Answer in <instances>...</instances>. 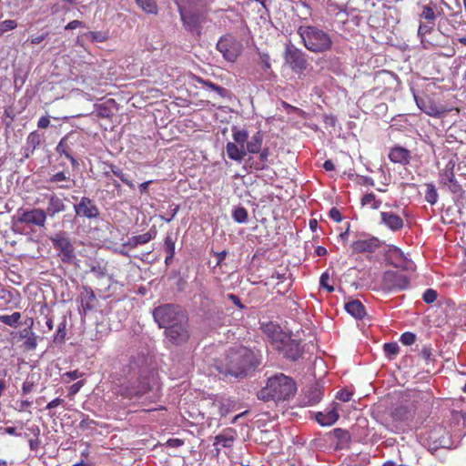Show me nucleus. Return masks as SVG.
Returning <instances> with one entry per match:
<instances>
[{
  "mask_svg": "<svg viewBox=\"0 0 466 466\" xmlns=\"http://www.w3.org/2000/svg\"><path fill=\"white\" fill-rule=\"evenodd\" d=\"M164 334L172 345L180 346L186 344L191 337L188 318H186L185 321L181 320L176 323V325L167 327Z\"/></svg>",
  "mask_w": 466,
  "mask_h": 466,
  "instance_id": "6e6552de",
  "label": "nucleus"
},
{
  "mask_svg": "<svg viewBox=\"0 0 466 466\" xmlns=\"http://www.w3.org/2000/svg\"><path fill=\"white\" fill-rule=\"evenodd\" d=\"M329 217L334 220L335 222H340L342 220V216L340 211L336 208H332L329 212Z\"/></svg>",
  "mask_w": 466,
  "mask_h": 466,
  "instance_id": "69168bd1",
  "label": "nucleus"
},
{
  "mask_svg": "<svg viewBox=\"0 0 466 466\" xmlns=\"http://www.w3.org/2000/svg\"><path fill=\"white\" fill-rule=\"evenodd\" d=\"M428 440L434 448H445L451 444L449 432L441 425L433 427L429 431Z\"/></svg>",
  "mask_w": 466,
  "mask_h": 466,
  "instance_id": "a211bd4d",
  "label": "nucleus"
},
{
  "mask_svg": "<svg viewBox=\"0 0 466 466\" xmlns=\"http://www.w3.org/2000/svg\"><path fill=\"white\" fill-rule=\"evenodd\" d=\"M138 373L139 370L136 363H130L124 367L122 375L127 380L115 389V393L128 400L140 398L146 394L150 390L149 384L145 380H140Z\"/></svg>",
  "mask_w": 466,
  "mask_h": 466,
  "instance_id": "7ed1b4c3",
  "label": "nucleus"
},
{
  "mask_svg": "<svg viewBox=\"0 0 466 466\" xmlns=\"http://www.w3.org/2000/svg\"><path fill=\"white\" fill-rule=\"evenodd\" d=\"M153 317L159 328L176 325V323L187 318L186 312L177 305L164 304L154 309Z\"/></svg>",
  "mask_w": 466,
  "mask_h": 466,
  "instance_id": "39448f33",
  "label": "nucleus"
},
{
  "mask_svg": "<svg viewBox=\"0 0 466 466\" xmlns=\"http://www.w3.org/2000/svg\"><path fill=\"white\" fill-rule=\"evenodd\" d=\"M296 390L294 380L279 373L268 380L267 385L259 390L258 397L264 401L286 400L295 394Z\"/></svg>",
  "mask_w": 466,
  "mask_h": 466,
  "instance_id": "f03ea898",
  "label": "nucleus"
},
{
  "mask_svg": "<svg viewBox=\"0 0 466 466\" xmlns=\"http://www.w3.org/2000/svg\"><path fill=\"white\" fill-rule=\"evenodd\" d=\"M232 218L237 223H247L248 218V210L244 207H237L232 212Z\"/></svg>",
  "mask_w": 466,
  "mask_h": 466,
  "instance_id": "58836bf2",
  "label": "nucleus"
},
{
  "mask_svg": "<svg viewBox=\"0 0 466 466\" xmlns=\"http://www.w3.org/2000/svg\"><path fill=\"white\" fill-rule=\"evenodd\" d=\"M95 425H96V422L94 420L90 419L88 416H84V418L81 420L79 423V427L83 431L93 429Z\"/></svg>",
  "mask_w": 466,
  "mask_h": 466,
  "instance_id": "4d7b16f0",
  "label": "nucleus"
},
{
  "mask_svg": "<svg viewBox=\"0 0 466 466\" xmlns=\"http://www.w3.org/2000/svg\"><path fill=\"white\" fill-rule=\"evenodd\" d=\"M108 168L110 172L117 177L125 185H127L129 188L133 189L135 187L134 183L128 179V176L123 172V170L114 164H108Z\"/></svg>",
  "mask_w": 466,
  "mask_h": 466,
  "instance_id": "f704fd0d",
  "label": "nucleus"
},
{
  "mask_svg": "<svg viewBox=\"0 0 466 466\" xmlns=\"http://www.w3.org/2000/svg\"><path fill=\"white\" fill-rule=\"evenodd\" d=\"M66 322L63 321L58 325L57 330L54 335L55 343H63L66 336Z\"/></svg>",
  "mask_w": 466,
  "mask_h": 466,
  "instance_id": "49530a36",
  "label": "nucleus"
},
{
  "mask_svg": "<svg viewBox=\"0 0 466 466\" xmlns=\"http://www.w3.org/2000/svg\"><path fill=\"white\" fill-rule=\"evenodd\" d=\"M319 284L321 288H324L329 292L334 291V287L329 284V276L327 272L323 273L319 279Z\"/></svg>",
  "mask_w": 466,
  "mask_h": 466,
  "instance_id": "5fc2aeb1",
  "label": "nucleus"
},
{
  "mask_svg": "<svg viewBox=\"0 0 466 466\" xmlns=\"http://www.w3.org/2000/svg\"><path fill=\"white\" fill-rule=\"evenodd\" d=\"M400 340L403 345L410 346L415 342L416 335L412 332H404L401 334Z\"/></svg>",
  "mask_w": 466,
  "mask_h": 466,
  "instance_id": "864d4df0",
  "label": "nucleus"
},
{
  "mask_svg": "<svg viewBox=\"0 0 466 466\" xmlns=\"http://www.w3.org/2000/svg\"><path fill=\"white\" fill-rule=\"evenodd\" d=\"M76 217L89 220L99 218L100 211L95 201L87 197H82L77 204L74 205Z\"/></svg>",
  "mask_w": 466,
  "mask_h": 466,
  "instance_id": "f8f14e48",
  "label": "nucleus"
},
{
  "mask_svg": "<svg viewBox=\"0 0 466 466\" xmlns=\"http://www.w3.org/2000/svg\"><path fill=\"white\" fill-rule=\"evenodd\" d=\"M17 27V22L15 20H5L0 23V37L6 32L14 30Z\"/></svg>",
  "mask_w": 466,
  "mask_h": 466,
  "instance_id": "de8ad7c7",
  "label": "nucleus"
},
{
  "mask_svg": "<svg viewBox=\"0 0 466 466\" xmlns=\"http://www.w3.org/2000/svg\"><path fill=\"white\" fill-rule=\"evenodd\" d=\"M136 3L142 10L148 14H157V5L155 0H135Z\"/></svg>",
  "mask_w": 466,
  "mask_h": 466,
  "instance_id": "ea45409f",
  "label": "nucleus"
},
{
  "mask_svg": "<svg viewBox=\"0 0 466 466\" xmlns=\"http://www.w3.org/2000/svg\"><path fill=\"white\" fill-rule=\"evenodd\" d=\"M345 309L355 319H362L366 314L364 305L359 299H353L345 304Z\"/></svg>",
  "mask_w": 466,
  "mask_h": 466,
  "instance_id": "c85d7f7f",
  "label": "nucleus"
},
{
  "mask_svg": "<svg viewBox=\"0 0 466 466\" xmlns=\"http://www.w3.org/2000/svg\"><path fill=\"white\" fill-rule=\"evenodd\" d=\"M79 303L84 315H86L88 312L96 309L98 300L90 287L83 286L82 291L79 295Z\"/></svg>",
  "mask_w": 466,
  "mask_h": 466,
  "instance_id": "6ab92c4d",
  "label": "nucleus"
},
{
  "mask_svg": "<svg viewBox=\"0 0 466 466\" xmlns=\"http://www.w3.org/2000/svg\"><path fill=\"white\" fill-rule=\"evenodd\" d=\"M283 348H277L276 350L284 354V357L290 360H298L302 356V349L300 347V343L292 339L289 335L287 336V340L283 343Z\"/></svg>",
  "mask_w": 466,
  "mask_h": 466,
  "instance_id": "aec40b11",
  "label": "nucleus"
},
{
  "mask_svg": "<svg viewBox=\"0 0 466 466\" xmlns=\"http://www.w3.org/2000/svg\"><path fill=\"white\" fill-rule=\"evenodd\" d=\"M432 30V26H430L426 24H420L418 28V36L420 37V41L423 42L426 35L431 34Z\"/></svg>",
  "mask_w": 466,
  "mask_h": 466,
  "instance_id": "603ef678",
  "label": "nucleus"
},
{
  "mask_svg": "<svg viewBox=\"0 0 466 466\" xmlns=\"http://www.w3.org/2000/svg\"><path fill=\"white\" fill-rule=\"evenodd\" d=\"M259 364L258 353L243 346L231 348L226 357L227 371L235 377L246 376Z\"/></svg>",
  "mask_w": 466,
  "mask_h": 466,
  "instance_id": "f257e3e1",
  "label": "nucleus"
},
{
  "mask_svg": "<svg viewBox=\"0 0 466 466\" xmlns=\"http://www.w3.org/2000/svg\"><path fill=\"white\" fill-rule=\"evenodd\" d=\"M381 204V201L376 199V196L373 193H369L363 196L361 198L362 206H370L372 209H378Z\"/></svg>",
  "mask_w": 466,
  "mask_h": 466,
  "instance_id": "c03bdc74",
  "label": "nucleus"
},
{
  "mask_svg": "<svg viewBox=\"0 0 466 466\" xmlns=\"http://www.w3.org/2000/svg\"><path fill=\"white\" fill-rule=\"evenodd\" d=\"M420 356L426 362L431 361L432 360V349L431 346H424L420 350Z\"/></svg>",
  "mask_w": 466,
  "mask_h": 466,
  "instance_id": "0e129e2a",
  "label": "nucleus"
},
{
  "mask_svg": "<svg viewBox=\"0 0 466 466\" xmlns=\"http://www.w3.org/2000/svg\"><path fill=\"white\" fill-rule=\"evenodd\" d=\"M226 151L228 157L235 161H241L246 156L245 147L238 146L234 142H228L226 145Z\"/></svg>",
  "mask_w": 466,
  "mask_h": 466,
  "instance_id": "c756f323",
  "label": "nucleus"
},
{
  "mask_svg": "<svg viewBox=\"0 0 466 466\" xmlns=\"http://www.w3.org/2000/svg\"><path fill=\"white\" fill-rule=\"evenodd\" d=\"M157 235V231L149 230L148 232H146L141 235L133 236L129 238L126 241V246H129V248H136L139 245H144L148 243L151 239L155 238Z\"/></svg>",
  "mask_w": 466,
  "mask_h": 466,
  "instance_id": "cd10ccee",
  "label": "nucleus"
},
{
  "mask_svg": "<svg viewBox=\"0 0 466 466\" xmlns=\"http://www.w3.org/2000/svg\"><path fill=\"white\" fill-rule=\"evenodd\" d=\"M383 350L385 355L391 360L399 353L400 347L397 342H388L383 345Z\"/></svg>",
  "mask_w": 466,
  "mask_h": 466,
  "instance_id": "a18cd8bd",
  "label": "nucleus"
},
{
  "mask_svg": "<svg viewBox=\"0 0 466 466\" xmlns=\"http://www.w3.org/2000/svg\"><path fill=\"white\" fill-rule=\"evenodd\" d=\"M333 432H334L335 437L338 438L341 441H349L350 440V433L345 430L338 428V429H335Z\"/></svg>",
  "mask_w": 466,
  "mask_h": 466,
  "instance_id": "052dcab7",
  "label": "nucleus"
},
{
  "mask_svg": "<svg viewBox=\"0 0 466 466\" xmlns=\"http://www.w3.org/2000/svg\"><path fill=\"white\" fill-rule=\"evenodd\" d=\"M116 102L114 99H108L106 102L102 104H96V113L99 118H106L110 119L113 116V111L111 108V105H115Z\"/></svg>",
  "mask_w": 466,
  "mask_h": 466,
  "instance_id": "2f4dec72",
  "label": "nucleus"
},
{
  "mask_svg": "<svg viewBox=\"0 0 466 466\" xmlns=\"http://www.w3.org/2000/svg\"><path fill=\"white\" fill-rule=\"evenodd\" d=\"M217 49L228 62H235L240 55V45L232 38L221 37L217 43Z\"/></svg>",
  "mask_w": 466,
  "mask_h": 466,
  "instance_id": "ddd939ff",
  "label": "nucleus"
},
{
  "mask_svg": "<svg viewBox=\"0 0 466 466\" xmlns=\"http://www.w3.org/2000/svg\"><path fill=\"white\" fill-rule=\"evenodd\" d=\"M203 83L204 86L209 87L210 89L216 91L220 96L222 97H225L226 95H227V89L220 86H218L214 83H212L211 81H201Z\"/></svg>",
  "mask_w": 466,
  "mask_h": 466,
  "instance_id": "3c124183",
  "label": "nucleus"
},
{
  "mask_svg": "<svg viewBox=\"0 0 466 466\" xmlns=\"http://www.w3.org/2000/svg\"><path fill=\"white\" fill-rule=\"evenodd\" d=\"M441 183L444 186H448L451 192L457 193L461 190V186L458 184L455 175L453 172V167H446L441 173Z\"/></svg>",
  "mask_w": 466,
  "mask_h": 466,
  "instance_id": "a878e982",
  "label": "nucleus"
},
{
  "mask_svg": "<svg viewBox=\"0 0 466 466\" xmlns=\"http://www.w3.org/2000/svg\"><path fill=\"white\" fill-rule=\"evenodd\" d=\"M387 260L393 267L401 268L404 271H413L415 269L414 263L410 259H408L398 248H390L387 254Z\"/></svg>",
  "mask_w": 466,
  "mask_h": 466,
  "instance_id": "4468645a",
  "label": "nucleus"
},
{
  "mask_svg": "<svg viewBox=\"0 0 466 466\" xmlns=\"http://www.w3.org/2000/svg\"><path fill=\"white\" fill-rule=\"evenodd\" d=\"M353 393L347 389H342L337 393V399L343 402H348L351 400Z\"/></svg>",
  "mask_w": 466,
  "mask_h": 466,
  "instance_id": "bf43d9fd",
  "label": "nucleus"
},
{
  "mask_svg": "<svg viewBox=\"0 0 466 466\" xmlns=\"http://www.w3.org/2000/svg\"><path fill=\"white\" fill-rule=\"evenodd\" d=\"M388 157L392 163L407 166L410 162L411 153L403 147L395 146L390 149Z\"/></svg>",
  "mask_w": 466,
  "mask_h": 466,
  "instance_id": "412c9836",
  "label": "nucleus"
},
{
  "mask_svg": "<svg viewBox=\"0 0 466 466\" xmlns=\"http://www.w3.org/2000/svg\"><path fill=\"white\" fill-rule=\"evenodd\" d=\"M228 299L231 300L239 309H244L245 305L241 302L240 299L235 294H228Z\"/></svg>",
  "mask_w": 466,
  "mask_h": 466,
  "instance_id": "338daca9",
  "label": "nucleus"
},
{
  "mask_svg": "<svg viewBox=\"0 0 466 466\" xmlns=\"http://www.w3.org/2000/svg\"><path fill=\"white\" fill-rule=\"evenodd\" d=\"M232 137L234 143L245 147L244 145L247 143L248 138V133L245 129H238L237 127H232Z\"/></svg>",
  "mask_w": 466,
  "mask_h": 466,
  "instance_id": "e433bc0d",
  "label": "nucleus"
},
{
  "mask_svg": "<svg viewBox=\"0 0 466 466\" xmlns=\"http://www.w3.org/2000/svg\"><path fill=\"white\" fill-rule=\"evenodd\" d=\"M56 151L59 155H64L72 164L73 167L76 166L77 160L73 157L70 146L67 143V137H64L56 147Z\"/></svg>",
  "mask_w": 466,
  "mask_h": 466,
  "instance_id": "7c9ffc66",
  "label": "nucleus"
},
{
  "mask_svg": "<svg viewBox=\"0 0 466 466\" xmlns=\"http://www.w3.org/2000/svg\"><path fill=\"white\" fill-rule=\"evenodd\" d=\"M263 142V134L261 131L256 132L249 141H247L246 153H258L260 152Z\"/></svg>",
  "mask_w": 466,
  "mask_h": 466,
  "instance_id": "473e14b6",
  "label": "nucleus"
},
{
  "mask_svg": "<svg viewBox=\"0 0 466 466\" xmlns=\"http://www.w3.org/2000/svg\"><path fill=\"white\" fill-rule=\"evenodd\" d=\"M298 34L305 47L314 53H324L332 47L330 35L323 30L312 25H300Z\"/></svg>",
  "mask_w": 466,
  "mask_h": 466,
  "instance_id": "20e7f679",
  "label": "nucleus"
},
{
  "mask_svg": "<svg viewBox=\"0 0 466 466\" xmlns=\"http://www.w3.org/2000/svg\"><path fill=\"white\" fill-rule=\"evenodd\" d=\"M21 319L20 312H14L11 315H0V322L10 327H16Z\"/></svg>",
  "mask_w": 466,
  "mask_h": 466,
  "instance_id": "37998d69",
  "label": "nucleus"
},
{
  "mask_svg": "<svg viewBox=\"0 0 466 466\" xmlns=\"http://www.w3.org/2000/svg\"><path fill=\"white\" fill-rule=\"evenodd\" d=\"M410 417V410L404 406L396 407L391 412V418L396 421H405Z\"/></svg>",
  "mask_w": 466,
  "mask_h": 466,
  "instance_id": "4c0bfd02",
  "label": "nucleus"
},
{
  "mask_svg": "<svg viewBox=\"0 0 466 466\" xmlns=\"http://www.w3.org/2000/svg\"><path fill=\"white\" fill-rule=\"evenodd\" d=\"M50 186L48 189H71L75 186V180L70 177L65 171H59L53 174L46 180Z\"/></svg>",
  "mask_w": 466,
  "mask_h": 466,
  "instance_id": "dca6fc26",
  "label": "nucleus"
},
{
  "mask_svg": "<svg viewBox=\"0 0 466 466\" xmlns=\"http://www.w3.org/2000/svg\"><path fill=\"white\" fill-rule=\"evenodd\" d=\"M29 431L33 433L34 439H29L28 443L31 451H37L40 446V440H39V434H40V429L36 425H33L29 428Z\"/></svg>",
  "mask_w": 466,
  "mask_h": 466,
  "instance_id": "a19ab883",
  "label": "nucleus"
},
{
  "mask_svg": "<svg viewBox=\"0 0 466 466\" xmlns=\"http://www.w3.org/2000/svg\"><path fill=\"white\" fill-rule=\"evenodd\" d=\"M380 216L382 223L392 231H398L403 228V220L399 215L392 212H381Z\"/></svg>",
  "mask_w": 466,
  "mask_h": 466,
  "instance_id": "393cba45",
  "label": "nucleus"
},
{
  "mask_svg": "<svg viewBox=\"0 0 466 466\" xmlns=\"http://www.w3.org/2000/svg\"><path fill=\"white\" fill-rule=\"evenodd\" d=\"M36 346V337L34 332H31L27 339H25V341L24 342V347L28 350H35Z\"/></svg>",
  "mask_w": 466,
  "mask_h": 466,
  "instance_id": "6e6d98bb",
  "label": "nucleus"
},
{
  "mask_svg": "<svg viewBox=\"0 0 466 466\" xmlns=\"http://www.w3.org/2000/svg\"><path fill=\"white\" fill-rule=\"evenodd\" d=\"M338 404H334L330 410L318 412L315 416L316 420L322 426H331L339 420Z\"/></svg>",
  "mask_w": 466,
  "mask_h": 466,
  "instance_id": "b1692460",
  "label": "nucleus"
},
{
  "mask_svg": "<svg viewBox=\"0 0 466 466\" xmlns=\"http://www.w3.org/2000/svg\"><path fill=\"white\" fill-rule=\"evenodd\" d=\"M425 200L431 205L436 204L438 201V193L432 183L426 184Z\"/></svg>",
  "mask_w": 466,
  "mask_h": 466,
  "instance_id": "79ce46f5",
  "label": "nucleus"
},
{
  "mask_svg": "<svg viewBox=\"0 0 466 466\" xmlns=\"http://www.w3.org/2000/svg\"><path fill=\"white\" fill-rule=\"evenodd\" d=\"M47 208L45 210L46 217L54 218L56 215L66 210L64 200L56 193H52L47 197Z\"/></svg>",
  "mask_w": 466,
  "mask_h": 466,
  "instance_id": "4be33fe9",
  "label": "nucleus"
},
{
  "mask_svg": "<svg viewBox=\"0 0 466 466\" xmlns=\"http://www.w3.org/2000/svg\"><path fill=\"white\" fill-rule=\"evenodd\" d=\"M46 211L42 208H33L30 210H19L17 222L21 224L33 225L38 228H44L46 222Z\"/></svg>",
  "mask_w": 466,
  "mask_h": 466,
  "instance_id": "9b49d317",
  "label": "nucleus"
},
{
  "mask_svg": "<svg viewBox=\"0 0 466 466\" xmlns=\"http://www.w3.org/2000/svg\"><path fill=\"white\" fill-rule=\"evenodd\" d=\"M284 59L286 64L297 74L302 73L307 68L308 62L305 54L294 46H287Z\"/></svg>",
  "mask_w": 466,
  "mask_h": 466,
  "instance_id": "1a4fd4ad",
  "label": "nucleus"
},
{
  "mask_svg": "<svg viewBox=\"0 0 466 466\" xmlns=\"http://www.w3.org/2000/svg\"><path fill=\"white\" fill-rule=\"evenodd\" d=\"M85 382L86 381L84 380H79V381L74 383L73 385H71L68 390V396L72 397V396L76 395L81 390V388L85 385Z\"/></svg>",
  "mask_w": 466,
  "mask_h": 466,
  "instance_id": "e2e57ef3",
  "label": "nucleus"
},
{
  "mask_svg": "<svg viewBox=\"0 0 466 466\" xmlns=\"http://www.w3.org/2000/svg\"><path fill=\"white\" fill-rule=\"evenodd\" d=\"M87 35L93 42H104L106 40V36L102 32H88Z\"/></svg>",
  "mask_w": 466,
  "mask_h": 466,
  "instance_id": "680f3d73",
  "label": "nucleus"
},
{
  "mask_svg": "<svg viewBox=\"0 0 466 466\" xmlns=\"http://www.w3.org/2000/svg\"><path fill=\"white\" fill-rule=\"evenodd\" d=\"M175 244H176V239L173 238L172 233L167 234L165 238V243H164L165 250H166L167 254H170V255H171V253L175 254Z\"/></svg>",
  "mask_w": 466,
  "mask_h": 466,
  "instance_id": "09e8293b",
  "label": "nucleus"
},
{
  "mask_svg": "<svg viewBox=\"0 0 466 466\" xmlns=\"http://www.w3.org/2000/svg\"><path fill=\"white\" fill-rule=\"evenodd\" d=\"M419 16L420 19L433 23L437 17L433 7V2L421 5V12Z\"/></svg>",
  "mask_w": 466,
  "mask_h": 466,
  "instance_id": "c9c22d12",
  "label": "nucleus"
},
{
  "mask_svg": "<svg viewBox=\"0 0 466 466\" xmlns=\"http://www.w3.org/2000/svg\"><path fill=\"white\" fill-rule=\"evenodd\" d=\"M415 100L420 109L428 116L440 117L447 112V109L443 106L437 105L431 97H415Z\"/></svg>",
  "mask_w": 466,
  "mask_h": 466,
  "instance_id": "f3484780",
  "label": "nucleus"
},
{
  "mask_svg": "<svg viewBox=\"0 0 466 466\" xmlns=\"http://www.w3.org/2000/svg\"><path fill=\"white\" fill-rule=\"evenodd\" d=\"M35 387L34 381L31 380H25L22 385V392L23 394H28L30 393Z\"/></svg>",
  "mask_w": 466,
  "mask_h": 466,
  "instance_id": "774afa93",
  "label": "nucleus"
},
{
  "mask_svg": "<svg viewBox=\"0 0 466 466\" xmlns=\"http://www.w3.org/2000/svg\"><path fill=\"white\" fill-rule=\"evenodd\" d=\"M323 397V387L319 382L310 385L304 394V400L307 405L319 403Z\"/></svg>",
  "mask_w": 466,
  "mask_h": 466,
  "instance_id": "5701e85b",
  "label": "nucleus"
},
{
  "mask_svg": "<svg viewBox=\"0 0 466 466\" xmlns=\"http://www.w3.org/2000/svg\"><path fill=\"white\" fill-rule=\"evenodd\" d=\"M181 20L184 25L190 31L199 32L202 19L198 14L196 13H181Z\"/></svg>",
  "mask_w": 466,
  "mask_h": 466,
  "instance_id": "bb28decb",
  "label": "nucleus"
},
{
  "mask_svg": "<svg viewBox=\"0 0 466 466\" xmlns=\"http://www.w3.org/2000/svg\"><path fill=\"white\" fill-rule=\"evenodd\" d=\"M53 247L64 263L71 264L76 258L75 248L66 232H58L50 238Z\"/></svg>",
  "mask_w": 466,
  "mask_h": 466,
  "instance_id": "423d86ee",
  "label": "nucleus"
},
{
  "mask_svg": "<svg viewBox=\"0 0 466 466\" xmlns=\"http://www.w3.org/2000/svg\"><path fill=\"white\" fill-rule=\"evenodd\" d=\"M381 243L376 237H365L354 240L350 246L353 254L372 253L376 251Z\"/></svg>",
  "mask_w": 466,
  "mask_h": 466,
  "instance_id": "2eb2a0df",
  "label": "nucleus"
},
{
  "mask_svg": "<svg viewBox=\"0 0 466 466\" xmlns=\"http://www.w3.org/2000/svg\"><path fill=\"white\" fill-rule=\"evenodd\" d=\"M381 286L389 292L401 291L409 288L410 277L398 270H388L382 276Z\"/></svg>",
  "mask_w": 466,
  "mask_h": 466,
  "instance_id": "0eeeda50",
  "label": "nucleus"
},
{
  "mask_svg": "<svg viewBox=\"0 0 466 466\" xmlns=\"http://www.w3.org/2000/svg\"><path fill=\"white\" fill-rule=\"evenodd\" d=\"M83 376H84V373L80 372L78 370L67 371L63 374V378L67 379V380H65L66 382L77 380L79 378H82Z\"/></svg>",
  "mask_w": 466,
  "mask_h": 466,
  "instance_id": "13d9d810",
  "label": "nucleus"
},
{
  "mask_svg": "<svg viewBox=\"0 0 466 466\" xmlns=\"http://www.w3.org/2000/svg\"><path fill=\"white\" fill-rule=\"evenodd\" d=\"M235 441L234 431L229 430L228 432L218 434L215 437L214 445L221 444L224 448H230Z\"/></svg>",
  "mask_w": 466,
  "mask_h": 466,
  "instance_id": "72a5a7b5",
  "label": "nucleus"
},
{
  "mask_svg": "<svg viewBox=\"0 0 466 466\" xmlns=\"http://www.w3.org/2000/svg\"><path fill=\"white\" fill-rule=\"evenodd\" d=\"M438 293L433 289H428L422 295V299L425 303L431 304L437 299Z\"/></svg>",
  "mask_w": 466,
  "mask_h": 466,
  "instance_id": "8fccbe9b",
  "label": "nucleus"
},
{
  "mask_svg": "<svg viewBox=\"0 0 466 466\" xmlns=\"http://www.w3.org/2000/svg\"><path fill=\"white\" fill-rule=\"evenodd\" d=\"M260 329L275 350L277 348H283V343L287 340L288 334L282 330L279 324L268 321L261 323Z\"/></svg>",
  "mask_w": 466,
  "mask_h": 466,
  "instance_id": "9d476101",
  "label": "nucleus"
}]
</instances>
